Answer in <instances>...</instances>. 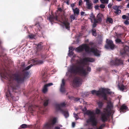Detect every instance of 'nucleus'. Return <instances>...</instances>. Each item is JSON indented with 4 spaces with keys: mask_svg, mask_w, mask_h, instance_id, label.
I'll use <instances>...</instances> for the list:
<instances>
[{
    "mask_svg": "<svg viewBox=\"0 0 129 129\" xmlns=\"http://www.w3.org/2000/svg\"><path fill=\"white\" fill-rule=\"evenodd\" d=\"M118 87L120 90L123 91L124 90V86L123 85H121V87L119 85H118Z\"/></svg>",
    "mask_w": 129,
    "mask_h": 129,
    "instance_id": "obj_30",
    "label": "nucleus"
},
{
    "mask_svg": "<svg viewBox=\"0 0 129 129\" xmlns=\"http://www.w3.org/2000/svg\"><path fill=\"white\" fill-rule=\"evenodd\" d=\"M60 24L63 28H65L68 30L70 29V23L67 19H65V20H62V21L61 22Z\"/></svg>",
    "mask_w": 129,
    "mask_h": 129,
    "instance_id": "obj_9",
    "label": "nucleus"
},
{
    "mask_svg": "<svg viewBox=\"0 0 129 129\" xmlns=\"http://www.w3.org/2000/svg\"><path fill=\"white\" fill-rule=\"evenodd\" d=\"M98 104L99 107V108L101 107L103 105V104L102 102L101 101H99L98 102Z\"/></svg>",
    "mask_w": 129,
    "mask_h": 129,
    "instance_id": "obj_28",
    "label": "nucleus"
},
{
    "mask_svg": "<svg viewBox=\"0 0 129 129\" xmlns=\"http://www.w3.org/2000/svg\"><path fill=\"white\" fill-rule=\"evenodd\" d=\"M73 115L74 116V117H75V118L76 120H77L79 118L78 117L77 115V114H76L75 113H74L73 114Z\"/></svg>",
    "mask_w": 129,
    "mask_h": 129,
    "instance_id": "obj_35",
    "label": "nucleus"
},
{
    "mask_svg": "<svg viewBox=\"0 0 129 129\" xmlns=\"http://www.w3.org/2000/svg\"><path fill=\"white\" fill-rule=\"evenodd\" d=\"M75 6V4H73L71 5V7L72 8V10H73V9H74V7Z\"/></svg>",
    "mask_w": 129,
    "mask_h": 129,
    "instance_id": "obj_45",
    "label": "nucleus"
},
{
    "mask_svg": "<svg viewBox=\"0 0 129 129\" xmlns=\"http://www.w3.org/2000/svg\"><path fill=\"white\" fill-rule=\"evenodd\" d=\"M120 7V6H114L113 7V8L115 11L119 9V7Z\"/></svg>",
    "mask_w": 129,
    "mask_h": 129,
    "instance_id": "obj_34",
    "label": "nucleus"
},
{
    "mask_svg": "<svg viewBox=\"0 0 129 129\" xmlns=\"http://www.w3.org/2000/svg\"><path fill=\"white\" fill-rule=\"evenodd\" d=\"M95 113L96 114H99L100 112V110L99 109L97 108L95 111Z\"/></svg>",
    "mask_w": 129,
    "mask_h": 129,
    "instance_id": "obj_37",
    "label": "nucleus"
},
{
    "mask_svg": "<svg viewBox=\"0 0 129 129\" xmlns=\"http://www.w3.org/2000/svg\"><path fill=\"white\" fill-rule=\"evenodd\" d=\"M74 100L75 101H79L80 103L83 102V103L84 104H86V103L83 101V100L81 99H80V98H74Z\"/></svg>",
    "mask_w": 129,
    "mask_h": 129,
    "instance_id": "obj_17",
    "label": "nucleus"
},
{
    "mask_svg": "<svg viewBox=\"0 0 129 129\" xmlns=\"http://www.w3.org/2000/svg\"><path fill=\"white\" fill-rule=\"evenodd\" d=\"M103 16L102 14L99 13L97 15L96 18L95 20V22H100L102 21V17Z\"/></svg>",
    "mask_w": 129,
    "mask_h": 129,
    "instance_id": "obj_13",
    "label": "nucleus"
},
{
    "mask_svg": "<svg viewBox=\"0 0 129 129\" xmlns=\"http://www.w3.org/2000/svg\"><path fill=\"white\" fill-rule=\"evenodd\" d=\"M60 128L58 126H56L55 127V129H60Z\"/></svg>",
    "mask_w": 129,
    "mask_h": 129,
    "instance_id": "obj_57",
    "label": "nucleus"
},
{
    "mask_svg": "<svg viewBox=\"0 0 129 129\" xmlns=\"http://www.w3.org/2000/svg\"><path fill=\"white\" fill-rule=\"evenodd\" d=\"M73 60V58H72L71 61H72Z\"/></svg>",
    "mask_w": 129,
    "mask_h": 129,
    "instance_id": "obj_61",
    "label": "nucleus"
},
{
    "mask_svg": "<svg viewBox=\"0 0 129 129\" xmlns=\"http://www.w3.org/2000/svg\"><path fill=\"white\" fill-rule=\"evenodd\" d=\"M84 1L86 2L87 8L88 9L91 8L92 5L91 3L89 1V0H84Z\"/></svg>",
    "mask_w": 129,
    "mask_h": 129,
    "instance_id": "obj_19",
    "label": "nucleus"
},
{
    "mask_svg": "<svg viewBox=\"0 0 129 129\" xmlns=\"http://www.w3.org/2000/svg\"><path fill=\"white\" fill-rule=\"evenodd\" d=\"M127 107L125 106L124 105H123L121 107L120 109V112H124V110H126L127 109Z\"/></svg>",
    "mask_w": 129,
    "mask_h": 129,
    "instance_id": "obj_21",
    "label": "nucleus"
},
{
    "mask_svg": "<svg viewBox=\"0 0 129 129\" xmlns=\"http://www.w3.org/2000/svg\"><path fill=\"white\" fill-rule=\"evenodd\" d=\"M115 41L116 43H119L121 42V40L120 39H117L115 40Z\"/></svg>",
    "mask_w": 129,
    "mask_h": 129,
    "instance_id": "obj_39",
    "label": "nucleus"
},
{
    "mask_svg": "<svg viewBox=\"0 0 129 129\" xmlns=\"http://www.w3.org/2000/svg\"><path fill=\"white\" fill-rule=\"evenodd\" d=\"M48 99H46L44 101V105L45 106H47L48 103Z\"/></svg>",
    "mask_w": 129,
    "mask_h": 129,
    "instance_id": "obj_33",
    "label": "nucleus"
},
{
    "mask_svg": "<svg viewBox=\"0 0 129 129\" xmlns=\"http://www.w3.org/2000/svg\"><path fill=\"white\" fill-rule=\"evenodd\" d=\"M94 59L90 57H85L79 61L77 60L76 63L71 66L68 69V72L71 73L78 74L84 76L87 74L85 69L84 66L87 64L88 62H92L94 61Z\"/></svg>",
    "mask_w": 129,
    "mask_h": 129,
    "instance_id": "obj_1",
    "label": "nucleus"
},
{
    "mask_svg": "<svg viewBox=\"0 0 129 129\" xmlns=\"http://www.w3.org/2000/svg\"><path fill=\"white\" fill-rule=\"evenodd\" d=\"M7 75H5L3 74H1V76L2 77H3V78H4L5 79H6L7 78H8L7 77Z\"/></svg>",
    "mask_w": 129,
    "mask_h": 129,
    "instance_id": "obj_36",
    "label": "nucleus"
},
{
    "mask_svg": "<svg viewBox=\"0 0 129 129\" xmlns=\"http://www.w3.org/2000/svg\"><path fill=\"white\" fill-rule=\"evenodd\" d=\"M123 63L122 60L116 59L115 61L111 60L110 62V64L111 65H115L118 66L120 64H122Z\"/></svg>",
    "mask_w": 129,
    "mask_h": 129,
    "instance_id": "obj_11",
    "label": "nucleus"
},
{
    "mask_svg": "<svg viewBox=\"0 0 129 129\" xmlns=\"http://www.w3.org/2000/svg\"><path fill=\"white\" fill-rule=\"evenodd\" d=\"M82 2L81 0H80L79 1V6H81L82 5Z\"/></svg>",
    "mask_w": 129,
    "mask_h": 129,
    "instance_id": "obj_44",
    "label": "nucleus"
},
{
    "mask_svg": "<svg viewBox=\"0 0 129 129\" xmlns=\"http://www.w3.org/2000/svg\"><path fill=\"white\" fill-rule=\"evenodd\" d=\"M128 62H129V59H128Z\"/></svg>",
    "mask_w": 129,
    "mask_h": 129,
    "instance_id": "obj_63",
    "label": "nucleus"
},
{
    "mask_svg": "<svg viewBox=\"0 0 129 129\" xmlns=\"http://www.w3.org/2000/svg\"><path fill=\"white\" fill-rule=\"evenodd\" d=\"M69 53L68 54V56L71 57L72 56H73V57H75L76 55H75L74 54V53L72 51L74 50L73 48L72 47H69Z\"/></svg>",
    "mask_w": 129,
    "mask_h": 129,
    "instance_id": "obj_16",
    "label": "nucleus"
},
{
    "mask_svg": "<svg viewBox=\"0 0 129 129\" xmlns=\"http://www.w3.org/2000/svg\"><path fill=\"white\" fill-rule=\"evenodd\" d=\"M84 50L87 53H93L96 56H99L100 55V51L98 50L95 48H92L90 49L89 45L86 44L83 45L75 49V51L78 52H81Z\"/></svg>",
    "mask_w": 129,
    "mask_h": 129,
    "instance_id": "obj_2",
    "label": "nucleus"
},
{
    "mask_svg": "<svg viewBox=\"0 0 129 129\" xmlns=\"http://www.w3.org/2000/svg\"><path fill=\"white\" fill-rule=\"evenodd\" d=\"M91 92L93 94H96L98 96H102L105 100L107 99V94H112V93H113L112 92L110 91L109 89L104 88H101L98 91L92 90L91 91Z\"/></svg>",
    "mask_w": 129,
    "mask_h": 129,
    "instance_id": "obj_5",
    "label": "nucleus"
},
{
    "mask_svg": "<svg viewBox=\"0 0 129 129\" xmlns=\"http://www.w3.org/2000/svg\"><path fill=\"white\" fill-rule=\"evenodd\" d=\"M104 126V125H102L100 126V127L99 128H97V129H102V127Z\"/></svg>",
    "mask_w": 129,
    "mask_h": 129,
    "instance_id": "obj_50",
    "label": "nucleus"
},
{
    "mask_svg": "<svg viewBox=\"0 0 129 129\" xmlns=\"http://www.w3.org/2000/svg\"><path fill=\"white\" fill-rule=\"evenodd\" d=\"M128 17H126V16L125 15H124L122 16V18L123 19H128Z\"/></svg>",
    "mask_w": 129,
    "mask_h": 129,
    "instance_id": "obj_42",
    "label": "nucleus"
},
{
    "mask_svg": "<svg viewBox=\"0 0 129 129\" xmlns=\"http://www.w3.org/2000/svg\"><path fill=\"white\" fill-rule=\"evenodd\" d=\"M127 7L128 8H129V3L127 5Z\"/></svg>",
    "mask_w": 129,
    "mask_h": 129,
    "instance_id": "obj_58",
    "label": "nucleus"
},
{
    "mask_svg": "<svg viewBox=\"0 0 129 129\" xmlns=\"http://www.w3.org/2000/svg\"><path fill=\"white\" fill-rule=\"evenodd\" d=\"M82 80L80 78L77 77L74 79L73 85L74 87H78L80 86L82 84Z\"/></svg>",
    "mask_w": 129,
    "mask_h": 129,
    "instance_id": "obj_6",
    "label": "nucleus"
},
{
    "mask_svg": "<svg viewBox=\"0 0 129 129\" xmlns=\"http://www.w3.org/2000/svg\"><path fill=\"white\" fill-rule=\"evenodd\" d=\"M9 77L10 78V80H15L19 82L23 81V79L21 78V77L17 74L13 75L11 77L9 76Z\"/></svg>",
    "mask_w": 129,
    "mask_h": 129,
    "instance_id": "obj_10",
    "label": "nucleus"
},
{
    "mask_svg": "<svg viewBox=\"0 0 129 129\" xmlns=\"http://www.w3.org/2000/svg\"><path fill=\"white\" fill-rule=\"evenodd\" d=\"M90 44H92V43H90Z\"/></svg>",
    "mask_w": 129,
    "mask_h": 129,
    "instance_id": "obj_62",
    "label": "nucleus"
},
{
    "mask_svg": "<svg viewBox=\"0 0 129 129\" xmlns=\"http://www.w3.org/2000/svg\"><path fill=\"white\" fill-rule=\"evenodd\" d=\"M72 126L73 127H74L75 126V123L74 122H73L72 124Z\"/></svg>",
    "mask_w": 129,
    "mask_h": 129,
    "instance_id": "obj_51",
    "label": "nucleus"
},
{
    "mask_svg": "<svg viewBox=\"0 0 129 129\" xmlns=\"http://www.w3.org/2000/svg\"><path fill=\"white\" fill-rule=\"evenodd\" d=\"M49 20L51 22L53 21L54 20H58L57 17V16L55 17L53 16H50L49 18Z\"/></svg>",
    "mask_w": 129,
    "mask_h": 129,
    "instance_id": "obj_23",
    "label": "nucleus"
},
{
    "mask_svg": "<svg viewBox=\"0 0 129 129\" xmlns=\"http://www.w3.org/2000/svg\"><path fill=\"white\" fill-rule=\"evenodd\" d=\"M57 119L56 118H54L51 121L45 124L44 126V128L48 129L50 128L51 126L54 124L56 122Z\"/></svg>",
    "mask_w": 129,
    "mask_h": 129,
    "instance_id": "obj_8",
    "label": "nucleus"
},
{
    "mask_svg": "<svg viewBox=\"0 0 129 129\" xmlns=\"http://www.w3.org/2000/svg\"><path fill=\"white\" fill-rule=\"evenodd\" d=\"M91 69V68L90 67H88L87 69V71L89 72L90 71Z\"/></svg>",
    "mask_w": 129,
    "mask_h": 129,
    "instance_id": "obj_54",
    "label": "nucleus"
},
{
    "mask_svg": "<svg viewBox=\"0 0 129 129\" xmlns=\"http://www.w3.org/2000/svg\"><path fill=\"white\" fill-rule=\"evenodd\" d=\"M62 113L64 115L66 118H67L69 116V114L68 112L67 111H62Z\"/></svg>",
    "mask_w": 129,
    "mask_h": 129,
    "instance_id": "obj_26",
    "label": "nucleus"
},
{
    "mask_svg": "<svg viewBox=\"0 0 129 129\" xmlns=\"http://www.w3.org/2000/svg\"><path fill=\"white\" fill-rule=\"evenodd\" d=\"M129 16V13L127 14Z\"/></svg>",
    "mask_w": 129,
    "mask_h": 129,
    "instance_id": "obj_64",
    "label": "nucleus"
},
{
    "mask_svg": "<svg viewBox=\"0 0 129 129\" xmlns=\"http://www.w3.org/2000/svg\"><path fill=\"white\" fill-rule=\"evenodd\" d=\"M99 7V6L97 5L95 7V8L96 9H98Z\"/></svg>",
    "mask_w": 129,
    "mask_h": 129,
    "instance_id": "obj_55",
    "label": "nucleus"
},
{
    "mask_svg": "<svg viewBox=\"0 0 129 129\" xmlns=\"http://www.w3.org/2000/svg\"><path fill=\"white\" fill-rule=\"evenodd\" d=\"M129 49L128 47V46H126L124 48V49L123 50H121L120 52L122 55L124 54Z\"/></svg>",
    "mask_w": 129,
    "mask_h": 129,
    "instance_id": "obj_18",
    "label": "nucleus"
},
{
    "mask_svg": "<svg viewBox=\"0 0 129 129\" xmlns=\"http://www.w3.org/2000/svg\"><path fill=\"white\" fill-rule=\"evenodd\" d=\"M62 10V9L61 8H58V11H61Z\"/></svg>",
    "mask_w": 129,
    "mask_h": 129,
    "instance_id": "obj_56",
    "label": "nucleus"
},
{
    "mask_svg": "<svg viewBox=\"0 0 129 129\" xmlns=\"http://www.w3.org/2000/svg\"><path fill=\"white\" fill-rule=\"evenodd\" d=\"M90 19L91 20V22H92L93 21H94L96 19H95V17L93 15L92 13H91L90 14Z\"/></svg>",
    "mask_w": 129,
    "mask_h": 129,
    "instance_id": "obj_25",
    "label": "nucleus"
},
{
    "mask_svg": "<svg viewBox=\"0 0 129 129\" xmlns=\"http://www.w3.org/2000/svg\"><path fill=\"white\" fill-rule=\"evenodd\" d=\"M29 37L30 38L32 39L34 38V36L33 35H30L29 36Z\"/></svg>",
    "mask_w": 129,
    "mask_h": 129,
    "instance_id": "obj_47",
    "label": "nucleus"
},
{
    "mask_svg": "<svg viewBox=\"0 0 129 129\" xmlns=\"http://www.w3.org/2000/svg\"><path fill=\"white\" fill-rule=\"evenodd\" d=\"M6 96L7 97H9L10 96L11 97L13 100L15 101L16 100L13 98L9 90H8L7 92L6 93Z\"/></svg>",
    "mask_w": 129,
    "mask_h": 129,
    "instance_id": "obj_24",
    "label": "nucleus"
},
{
    "mask_svg": "<svg viewBox=\"0 0 129 129\" xmlns=\"http://www.w3.org/2000/svg\"><path fill=\"white\" fill-rule=\"evenodd\" d=\"M124 23L125 24L128 25L129 24V22L127 21L126 20L124 22Z\"/></svg>",
    "mask_w": 129,
    "mask_h": 129,
    "instance_id": "obj_48",
    "label": "nucleus"
},
{
    "mask_svg": "<svg viewBox=\"0 0 129 129\" xmlns=\"http://www.w3.org/2000/svg\"><path fill=\"white\" fill-rule=\"evenodd\" d=\"M121 12V11L119 10V9L116 10L114 11V13L116 14L119 15L120 14Z\"/></svg>",
    "mask_w": 129,
    "mask_h": 129,
    "instance_id": "obj_29",
    "label": "nucleus"
},
{
    "mask_svg": "<svg viewBox=\"0 0 129 129\" xmlns=\"http://www.w3.org/2000/svg\"><path fill=\"white\" fill-rule=\"evenodd\" d=\"M73 11L74 14L78 15L79 13V9L77 8H76L74 9H73Z\"/></svg>",
    "mask_w": 129,
    "mask_h": 129,
    "instance_id": "obj_22",
    "label": "nucleus"
},
{
    "mask_svg": "<svg viewBox=\"0 0 129 129\" xmlns=\"http://www.w3.org/2000/svg\"><path fill=\"white\" fill-rule=\"evenodd\" d=\"M107 21L111 23H112L113 22L112 19L111 18H108L107 19Z\"/></svg>",
    "mask_w": 129,
    "mask_h": 129,
    "instance_id": "obj_31",
    "label": "nucleus"
},
{
    "mask_svg": "<svg viewBox=\"0 0 129 129\" xmlns=\"http://www.w3.org/2000/svg\"><path fill=\"white\" fill-rule=\"evenodd\" d=\"M65 84V81L64 79H62V80L61 83L60 85V91L62 93H64L65 91L64 86Z\"/></svg>",
    "mask_w": 129,
    "mask_h": 129,
    "instance_id": "obj_12",
    "label": "nucleus"
},
{
    "mask_svg": "<svg viewBox=\"0 0 129 129\" xmlns=\"http://www.w3.org/2000/svg\"><path fill=\"white\" fill-rule=\"evenodd\" d=\"M31 63H34V64H42L43 63V61L41 60H38L36 59H33L30 60Z\"/></svg>",
    "mask_w": 129,
    "mask_h": 129,
    "instance_id": "obj_14",
    "label": "nucleus"
},
{
    "mask_svg": "<svg viewBox=\"0 0 129 129\" xmlns=\"http://www.w3.org/2000/svg\"><path fill=\"white\" fill-rule=\"evenodd\" d=\"M99 0H94L93 3H95L98 2Z\"/></svg>",
    "mask_w": 129,
    "mask_h": 129,
    "instance_id": "obj_53",
    "label": "nucleus"
},
{
    "mask_svg": "<svg viewBox=\"0 0 129 129\" xmlns=\"http://www.w3.org/2000/svg\"><path fill=\"white\" fill-rule=\"evenodd\" d=\"M92 35L94 36L96 35V30L94 29H92Z\"/></svg>",
    "mask_w": 129,
    "mask_h": 129,
    "instance_id": "obj_32",
    "label": "nucleus"
},
{
    "mask_svg": "<svg viewBox=\"0 0 129 129\" xmlns=\"http://www.w3.org/2000/svg\"><path fill=\"white\" fill-rule=\"evenodd\" d=\"M112 108V104L110 101H108L106 108L104 109L103 112L101 115V118L103 121H106L109 115L113 113Z\"/></svg>",
    "mask_w": 129,
    "mask_h": 129,
    "instance_id": "obj_4",
    "label": "nucleus"
},
{
    "mask_svg": "<svg viewBox=\"0 0 129 129\" xmlns=\"http://www.w3.org/2000/svg\"><path fill=\"white\" fill-rule=\"evenodd\" d=\"M112 6V4H109L108 6L109 8H111Z\"/></svg>",
    "mask_w": 129,
    "mask_h": 129,
    "instance_id": "obj_49",
    "label": "nucleus"
},
{
    "mask_svg": "<svg viewBox=\"0 0 129 129\" xmlns=\"http://www.w3.org/2000/svg\"><path fill=\"white\" fill-rule=\"evenodd\" d=\"M53 84L52 83H50L46 84V85H45L43 89V92H44V93H46V92L48 90L47 87H48L50 86H51Z\"/></svg>",
    "mask_w": 129,
    "mask_h": 129,
    "instance_id": "obj_15",
    "label": "nucleus"
},
{
    "mask_svg": "<svg viewBox=\"0 0 129 129\" xmlns=\"http://www.w3.org/2000/svg\"><path fill=\"white\" fill-rule=\"evenodd\" d=\"M107 44L105 45V48L107 49H113L115 47V45L113 44L112 41L107 39Z\"/></svg>",
    "mask_w": 129,
    "mask_h": 129,
    "instance_id": "obj_7",
    "label": "nucleus"
},
{
    "mask_svg": "<svg viewBox=\"0 0 129 129\" xmlns=\"http://www.w3.org/2000/svg\"><path fill=\"white\" fill-rule=\"evenodd\" d=\"M94 23L93 24V26H92L93 27H95L96 26V23H99V22H95V21H94Z\"/></svg>",
    "mask_w": 129,
    "mask_h": 129,
    "instance_id": "obj_46",
    "label": "nucleus"
},
{
    "mask_svg": "<svg viewBox=\"0 0 129 129\" xmlns=\"http://www.w3.org/2000/svg\"><path fill=\"white\" fill-rule=\"evenodd\" d=\"M81 15H84L85 13L84 12H81Z\"/></svg>",
    "mask_w": 129,
    "mask_h": 129,
    "instance_id": "obj_52",
    "label": "nucleus"
},
{
    "mask_svg": "<svg viewBox=\"0 0 129 129\" xmlns=\"http://www.w3.org/2000/svg\"><path fill=\"white\" fill-rule=\"evenodd\" d=\"M101 2L103 4H107L108 3L109 0H100Z\"/></svg>",
    "mask_w": 129,
    "mask_h": 129,
    "instance_id": "obj_27",
    "label": "nucleus"
},
{
    "mask_svg": "<svg viewBox=\"0 0 129 129\" xmlns=\"http://www.w3.org/2000/svg\"><path fill=\"white\" fill-rule=\"evenodd\" d=\"M75 14H74L73 15H72L71 16V18L72 19L74 20L75 19Z\"/></svg>",
    "mask_w": 129,
    "mask_h": 129,
    "instance_id": "obj_38",
    "label": "nucleus"
},
{
    "mask_svg": "<svg viewBox=\"0 0 129 129\" xmlns=\"http://www.w3.org/2000/svg\"><path fill=\"white\" fill-rule=\"evenodd\" d=\"M100 7L101 8L103 9L105 8V6L104 5L102 4L100 5Z\"/></svg>",
    "mask_w": 129,
    "mask_h": 129,
    "instance_id": "obj_43",
    "label": "nucleus"
},
{
    "mask_svg": "<svg viewBox=\"0 0 129 129\" xmlns=\"http://www.w3.org/2000/svg\"><path fill=\"white\" fill-rule=\"evenodd\" d=\"M65 106V104L64 103H61L60 104H57L56 105V106L57 108H58V109H60L61 107L64 106Z\"/></svg>",
    "mask_w": 129,
    "mask_h": 129,
    "instance_id": "obj_20",
    "label": "nucleus"
},
{
    "mask_svg": "<svg viewBox=\"0 0 129 129\" xmlns=\"http://www.w3.org/2000/svg\"><path fill=\"white\" fill-rule=\"evenodd\" d=\"M33 66V65L30 64V66H28L27 67L25 68V70H27L29 69L32 66Z\"/></svg>",
    "mask_w": 129,
    "mask_h": 129,
    "instance_id": "obj_41",
    "label": "nucleus"
},
{
    "mask_svg": "<svg viewBox=\"0 0 129 129\" xmlns=\"http://www.w3.org/2000/svg\"><path fill=\"white\" fill-rule=\"evenodd\" d=\"M21 127L22 128H25L27 127V126L26 124H23L21 125Z\"/></svg>",
    "mask_w": 129,
    "mask_h": 129,
    "instance_id": "obj_40",
    "label": "nucleus"
},
{
    "mask_svg": "<svg viewBox=\"0 0 129 129\" xmlns=\"http://www.w3.org/2000/svg\"><path fill=\"white\" fill-rule=\"evenodd\" d=\"M40 45H38V47H40Z\"/></svg>",
    "mask_w": 129,
    "mask_h": 129,
    "instance_id": "obj_59",
    "label": "nucleus"
},
{
    "mask_svg": "<svg viewBox=\"0 0 129 129\" xmlns=\"http://www.w3.org/2000/svg\"><path fill=\"white\" fill-rule=\"evenodd\" d=\"M88 129H95L94 128H89Z\"/></svg>",
    "mask_w": 129,
    "mask_h": 129,
    "instance_id": "obj_60",
    "label": "nucleus"
},
{
    "mask_svg": "<svg viewBox=\"0 0 129 129\" xmlns=\"http://www.w3.org/2000/svg\"><path fill=\"white\" fill-rule=\"evenodd\" d=\"M80 108L83 111L84 115H87L90 117L87 120V123H89L90 122L92 125L96 126L98 123V120L95 118V114L93 111L86 110V109L85 107H84V109L82 108V107Z\"/></svg>",
    "mask_w": 129,
    "mask_h": 129,
    "instance_id": "obj_3",
    "label": "nucleus"
}]
</instances>
